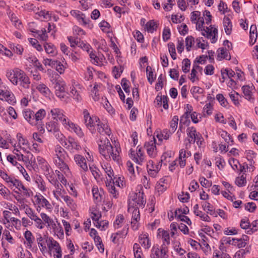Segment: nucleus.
<instances>
[{
    "mask_svg": "<svg viewBox=\"0 0 258 258\" xmlns=\"http://www.w3.org/2000/svg\"><path fill=\"white\" fill-rule=\"evenodd\" d=\"M84 120L86 127L91 132L94 130V126L96 123L99 121V118L96 116L91 117L89 113L86 109L84 110Z\"/></svg>",
    "mask_w": 258,
    "mask_h": 258,
    "instance_id": "1",
    "label": "nucleus"
},
{
    "mask_svg": "<svg viewBox=\"0 0 258 258\" xmlns=\"http://www.w3.org/2000/svg\"><path fill=\"white\" fill-rule=\"evenodd\" d=\"M98 146L100 153L102 154L105 159H107L106 157L105 151H107V153L108 152H111L112 147L109 139L106 137H102L100 139L98 142Z\"/></svg>",
    "mask_w": 258,
    "mask_h": 258,
    "instance_id": "2",
    "label": "nucleus"
},
{
    "mask_svg": "<svg viewBox=\"0 0 258 258\" xmlns=\"http://www.w3.org/2000/svg\"><path fill=\"white\" fill-rule=\"evenodd\" d=\"M63 110L59 108H53L51 109L50 113L53 119L60 121L63 125H66L69 123V119L63 114Z\"/></svg>",
    "mask_w": 258,
    "mask_h": 258,
    "instance_id": "3",
    "label": "nucleus"
},
{
    "mask_svg": "<svg viewBox=\"0 0 258 258\" xmlns=\"http://www.w3.org/2000/svg\"><path fill=\"white\" fill-rule=\"evenodd\" d=\"M23 71L19 68L9 70L7 71L6 76L8 79L15 85L18 84L19 78L21 76Z\"/></svg>",
    "mask_w": 258,
    "mask_h": 258,
    "instance_id": "4",
    "label": "nucleus"
},
{
    "mask_svg": "<svg viewBox=\"0 0 258 258\" xmlns=\"http://www.w3.org/2000/svg\"><path fill=\"white\" fill-rule=\"evenodd\" d=\"M186 133L188 138L186 139L188 143L185 144V149H188L190 147L191 144H194L196 141L197 137L200 134L197 132L196 128L194 126L188 127L186 130Z\"/></svg>",
    "mask_w": 258,
    "mask_h": 258,
    "instance_id": "5",
    "label": "nucleus"
},
{
    "mask_svg": "<svg viewBox=\"0 0 258 258\" xmlns=\"http://www.w3.org/2000/svg\"><path fill=\"white\" fill-rule=\"evenodd\" d=\"M0 99L5 100L9 104L13 105L16 103V100L14 95L7 90H0Z\"/></svg>",
    "mask_w": 258,
    "mask_h": 258,
    "instance_id": "6",
    "label": "nucleus"
},
{
    "mask_svg": "<svg viewBox=\"0 0 258 258\" xmlns=\"http://www.w3.org/2000/svg\"><path fill=\"white\" fill-rule=\"evenodd\" d=\"M132 213V219L131 221V226L133 229L137 230L138 229V221L140 219V214L138 208H134Z\"/></svg>",
    "mask_w": 258,
    "mask_h": 258,
    "instance_id": "7",
    "label": "nucleus"
},
{
    "mask_svg": "<svg viewBox=\"0 0 258 258\" xmlns=\"http://www.w3.org/2000/svg\"><path fill=\"white\" fill-rule=\"evenodd\" d=\"M74 159L76 164L79 166L83 171L88 170L86 160L83 156L77 154L74 156Z\"/></svg>",
    "mask_w": 258,
    "mask_h": 258,
    "instance_id": "8",
    "label": "nucleus"
},
{
    "mask_svg": "<svg viewBox=\"0 0 258 258\" xmlns=\"http://www.w3.org/2000/svg\"><path fill=\"white\" fill-rule=\"evenodd\" d=\"M25 119L31 125H36V120L34 119V111L30 109H25L23 111Z\"/></svg>",
    "mask_w": 258,
    "mask_h": 258,
    "instance_id": "9",
    "label": "nucleus"
},
{
    "mask_svg": "<svg viewBox=\"0 0 258 258\" xmlns=\"http://www.w3.org/2000/svg\"><path fill=\"white\" fill-rule=\"evenodd\" d=\"M53 83L54 84V88L55 89V95L59 94L61 92L66 91V84L64 81L58 80L55 81V82Z\"/></svg>",
    "mask_w": 258,
    "mask_h": 258,
    "instance_id": "10",
    "label": "nucleus"
},
{
    "mask_svg": "<svg viewBox=\"0 0 258 258\" xmlns=\"http://www.w3.org/2000/svg\"><path fill=\"white\" fill-rule=\"evenodd\" d=\"M19 82H20V85L23 88L25 89H28L29 88L30 81L29 77L24 71L22 73L21 76L19 78Z\"/></svg>",
    "mask_w": 258,
    "mask_h": 258,
    "instance_id": "11",
    "label": "nucleus"
},
{
    "mask_svg": "<svg viewBox=\"0 0 258 258\" xmlns=\"http://www.w3.org/2000/svg\"><path fill=\"white\" fill-rule=\"evenodd\" d=\"M249 34L250 40L249 43L250 45H252L256 42L257 37V28L256 25H252L250 26Z\"/></svg>",
    "mask_w": 258,
    "mask_h": 258,
    "instance_id": "12",
    "label": "nucleus"
},
{
    "mask_svg": "<svg viewBox=\"0 0 258 258\" xmlns=\"http://www.w3.org/2000/svg\"><path fill=\"white\" fill-rule=\"evenodd\" d=\"M139 242L145 248L148 249L151 246V243L148 234L146 233L140 235L139 237Z\"/></svg>",
    "mask_w": 258,
    "mask_h": 258,
    "instance_id": "13",
    "label": "nucleus"
},
{
    "mask_svg": "<svg viewBox=\"0 0 258 258\" xmlns=\"http://www.w3.org/2000/svg\"><path fill=\"white\" fill-rule=\"evenodd\" d=\"M218 55L217 57L218 58H220L219 60H221L222 59H226L227 60H230L231 59V56L228 53V50L227 49L224 48H219L218 50Z\"/></svg>",
    "mask_w": 258,
    "mask_h": 258,
    "instance_id": "14",
    "label": "nucleus"
},
{
    "mask_svg": "<svg viewBox=\"0 0 258 258\" xmlns=\"http://www.w3.org/2000/svg\"><path fill=\"white\" fill-rule=\"evenodd\" d=\"M134 200L135 201L136 203L140 207H144L146 204V200L144 199V193L143 192L139 191L138 193H136L135 194V197Z\"/></svg>",
    "mask_w": 258,
    "mask_h": 258,
    "instance_id": "15",
    "label": "nucleus"
},
{
    "mask_svg": "<svg viewBox=\"0 0 258 258\" xmlns=\"http://www.w3.org/2000/svg\"><path fill=\"white\" fill-rule=\"evenodd\" d=\"M226 243L232 244L238 248L244 247L246 244L245 242L241 240V238H232V240L227 241Z\"/></svg>",
    "mask_w": 258,
    "mask_h": 258,
    "instance_id": "16",
    "label": "nucleus"
},
{
    "mask_svg": "<svg viewBox=\"0 0 258 258\" xmlns=\"http://www.w3.org/2000/svg\"><path fill=\"white\" fill-rule=\"evenodd\" d=\"M232 23L228 17H224L223 19V27L225 32L227 35H230L232 31Z\"/></svg>",
    "mask_w": 258,
    "mask_h": 258,
    "instance_id": "17",
    "label": "nucleus"
},
{
    "mask_svg": "<svg viewBox=\"0 0 258 258\" xmlns=\"http://www.w3.org/2000/svg\"><path fill=\"white\" fill-rule=\"evenodd\" d=\"M45 115L46 112L43 109H39L36 113L34 112V119L36 120V125L37 124L38 122H41Z\"/></svg>",
    "mask_w": 258,
    "mask_h": 258,
    "instance_id": "18",
    "label": "nucleus"
},
{
    "mask_svg": "<svg viewBox=\"0 0 258 258\" xmlns=\"http://www.w3.org/2000/svg\"><path fill=\"white\" fill-rule=\"evenodd\" d=\"M24 237L27 242V246L31 248L34 240V237L33 236L32 232L27 230L24 233Z\"/></svg>",
    "mask_w": 258,
    "mask_h": 258,
    "instance_id": "19",
    "label": "nucleus"
},
{
    "mask_svg": "<svg viewBox=\"0 0 258 258\" xmlns=\"http://www.w3.org/2000/svg\"><path fill=\"white\" fill-rule=\"evenodd\" d=\"M55 151L57 158V160H64L67 153L62 147L60 146H57L55 147Z\"/></svg>",
    "mask_w": 258,
    "mask_h": 258,
    "instance_id": "20",
    "label": "nucleus"
},
{
    "mask_svg": "<svg viewBox=\"0 0 258 258\" xmlns=\"http://www.w3.org/2000/svg\"><path fill=\"white\" fill-rule=\"evenodd\" d=\"M66 126H69L70 128L73 130L79 137H82L84 136V134L81 128L74 123L70 122V121H69V123L67 124Z\"/></svg>",
    "mask_w": 258,
    "mask_h": 258,
    "instance_id": "21",
    "label": "nucleus"
},
{
    "mask_svg": "<svg viewBox=\"0 0 258 258\" xmlns=\"http://www.w3.org/2000/svg\"><path fill=\"white\" fill-rule=\"evenodd\" d=\"M92 192L95 202L97 203L100 202L102 198L101 192H103V190H101V191H99L97 187H93L92 189Z\"/></svg>",
    "mask_w": 258,
    "mask_h": 258,
    "instance_id": "22",
    "label": "nucleus"
},
{
    "mask_svg": "<svg viewBox=\"0 0 258 258\" xmlns=\"http://www.w3.org/2000/svg\"><path fill=\"white\" fill-rule=\"evenodd\" d=\"M36 89L44 96L47 97L50 94V90L44 84H40L36 87Z\"/></svg>",
    "mask_w": 258,
    "mask_h": 258,
    "instance_id": "23",
    "label": "nucleus"
},
{
    "mask_svg": "<svg viewBox=\"0 0 258 258\" xmlns=\"http://www.w3.org/2000/svg\"><path fill=\"white\" fill-rule=\"evenodd\" d=\"M55 164L59 169L64 173L69 171V168L68 165L64 162V160L55 159Z\"/></svg>",
    "mask_w": 258,
    "mask_h": 258,
    "instance_id": "24",
    "label": "nucleus"
},
{
    "mask_svg": "<svg viewBox=\"0 0 258 258\" xmlns=\"http://www.w3.org/2000/svg\"><path fill=\"white\" fill-rule=\"evenodd\" d=\"M46 242L47 243L48 247L50 250L60 247L59 243L56 241L54 240L52 237H47Z\"/></svg>",
    "mask_w": 258,
    "mask_h": 258,
    "instance_id": "25",
    "label": "nucleus"
},
{
    "mask_svg": "<svg viewBox=\"0 0 258 258\" xmlns=\"http://www.w3.org/2000/svg\"><path fill=\"white\" fill-rule=\"evenodd\" d=\"M46 128L48 132L55 133L59 130L57 123L55 121H50L46 123Z\"/></svg>",
    "mask_w": 258,
    "mask_h": 258,
    "instance_id": "26",
    "label": "nucleus"
},
{
    "mask_svg": "<svg viewBox=\"0 0 258 258\" xmlns=\"http://www.w3.org/2000/svg\"><path fill=\"white\" fill-rule=\"evenodd\" d=\"M44 47L46 52L48 54L54 55L56 53L55 47L54 45L51 43H45L44 44Z\"/></svg>",
    "mask_w": 258,
    "mask_h": 258,
    "instance_id": "27",
    "label": "nucleus"
},
{
    "mask_svg": "<svg viewBox=\"0 0 258 258\" xmlns=\"http://www.w3.org/2000/svg\"><path fill=\"white\" fill-rule=\"evenodd\" d=\"M156 140L155 138H154V142L152 143V141L151 142L152 143L151 145H149L147 147V151L148 154L151 157H154L156 156V153L155 152V150L156 149V145L155 144Z\"/></svg>",
    "mask_w": 258,
    "mask_h": 258,
    "instance_id": "28",
    "label": "nucleus"
},
{
    "mask_svg": "<svg viewBox=\"0 0 258 258\" xmlns=\"http://www.w3.org/2000/svg\"><path fill=\"white\" fill-rule=\"evenodd\" d=\"M9 186L10 187H11L12 186H15L19 191H21V187L24 188V185L22 182L20 180L16 179L15 177L14 178Z\"/></svg>",
    "mask_w": 258,
    "mask_h": 258,
    "instance_id": "29",
    "label": "nucleus"
},
{
    "mask_svg": "<svg viewBox=\"0 0 258 258\" xmlns=\"http://www.w3.org/2000/svg\"><path fill=\"white\" fill-rule=\"evenodd\" d=\"M69 94L68 92H61L59 94L56 95V96L59 98V99L64 103L67 104L70 100L69 97Z\"/></svg>",
    "mask_w": 258,
    "mask_h": 258,
    "instance_id": "30",
    "label": "nucleus"
},
{
    "mask_svg": "<svg viewBox=\"0 0 258 258\" xmlns=\"http://www.w3.org/2000/svg\"><path fill=\"white\" fill-rule=\"evenodd\" d=\"M27 155L24 157L25 161L28 162L32 166L36 164V160L33 154L29 151H26Z\"/></svg>",
    "mask_w": 258,
    "mask_h": 258,
    "instance_id": "31",
    "label": "nucleus"
},
{
    "mask_svg": "<svg viewBox=\"0 0 258 258\" xmlns=\"http://www.w3.org/2000/svg\"><path fill=\"white\" fill-rule=\"evenodd\" d=\"M202 207L203 209L207 211V213L210 214L211 215L215 214V209L213 206L209 202H205L202 204Z\"/></svg>",
    "mask_w": 258,
    "mask_h": 258,
    "instance_id": "32",
    "label": "nucleus"
},
{
    "mask_svg": "<svg viewBox=\"0 0 258 258\" xmlns=\"http://www.w3.org/2000/svg\"><path fill=\"white\" fill-rule=\"evenodd\" d=\"M190 92L193 95L194 97L197 100H199V96H197L196 94H202L204 92V90L199 87L194 86L191 88Z\"/></svg>",
    "mask_w": 258,
    "mask_h": 258,
    "instance_id": "33",
    "label": "nucleus"
},
{
    "mask_svg": "<svg viewBox=\"0 0 258 258\" xmlns=\"http://www.w3.org/2000/svg\"><path fill=\"white\" fill-rule=\"evenodd\" d=\"M243 93L245 97V98L250 100L252 98V92L250 90V87L248 85L243 86L242 87Z\"/></svg>",
    "mask_w": 258,
    "mask_h": 258,
    "instance_id": "34",
    "label": "nucleus"
},
{
    "mask_svg": "<svg viewBox=\"0 0 258 258\" xmlns=\"http://www.w3.org/2000/svg\"><path fill=\"white\" fill-rule=\"evenodd\" d=\"M168 50L170 53L171 57L173 60L176 59V53L175 45L173 42H169L168 44Z\"/></svg>",
    "mask_w": 258,
    "mask_h": 258,
    "instance_id": "35",
    "label": "nucleus"
},
{
    "mask_svg": "<svg viewBox=\"0 0 258 258\" xmlns=\"http://www.w3.org/2000/svg\"><path fill=\"white\" fill-rule=\"evenodd\" d=\"M133 250L134 252V255L135 258H142L141 255L142 254L141 248L140 245L138 243H135L133 246Z\"/></svg>",
    "mask_w": 258,
    "mask_h": 258,
    "instance_id": "36",
    "label": "nucleus"
},
{
    "mask_svg": "<svg viewBox=\"0 0 258 258\" xmlns=\"http://www.w3.org/2000/svg\"><path fill=\"white\" fill-rule=\"evenodd\" d=\"M93 216H92V219L94 221V225L97 228L101 227V222H99V219L101 216L100 213L96 214L94 212L92 213Z\"/></svg>",
    "mask_w": 258,
    "mask_h": 258,
    "instance_id": "37",
    "label": "nucleus"
},
{
    "mask_svg": "<svg viewBox=\"0 0 258 258\" xmlns=\"http://www.w3.org/2000/svg\"><path fill=\"white\" fill-rule=\"evenodd\" d=\"M10 47L15 53L20 55L22 54L23 48L21 45L13 43L10 44Z\"/></svg>",
    "mask_w": 258,
    "mask_h": 258,
    "instance_id": "38",
    "label": "nucleus"
},
{
    "mask_svg": "<svg viewBox=\"0 0 258 258\" xmlns=\"http://www.w3.org/2000/svg\"><path fill=\"white\" fill-rule=\"evenodd\" d=\"M221 136L223 138L226 142L231 145L233 143V140L231 136L225 131H222L221 134Z\"/></svg>",
    "mask_w": 258,
    "mask_h": 258,
    "instance_id": "39",
    "label": "nucleus"
},
{
    "mask_svg": "<svg viewBox=\"0 0 258 258\" xmlns=\"http://www.w3.org/2000/svg\"><path fill=\"white\" fill-rule=\"evenodd\" d=\"M182 70L184 73H187L189 71V68L190 66V60L188 58H185L182 62Z\"/></svg>",
    "mask_w": 258,
    "mask_h": 258,
    "instance_id": "40",
    "label": "nucleus"
},
{
    "mask_svg": "<svg viewBox=\"0 0 258 258\" xmlns=\"http://www.w3.org/2000/svg\"><path fill=\"white\" fill-rule=\"evenodd\" d=\"M246 183V180L245 175L243 174L240 177H236L235 180V183L237 186L239 187L244 186Z\"/></svg>",
    "mask_w": 258,
    "mask_h": 258,
    "instance_id": "41",
    "label": "nucleus"
},
{
    "mask_svg": "<svg viewBox=\"0 0 258 258\" xmlns=\"http://www.w3.org/2000/svg\"><path fill=\"white\" fill-rule=\"evenodd\" d=\"M156 24L153 21H150L146 24V29L149 32L153 33L154 31L156 30Z\"/></svg>",
    "mask_w": 258,
    "mask_h": 258,
    "instance_id": "42",
    "label": "nucleus"
},
{
    "mask_svg": "<svg viewBox=\"0 0 258 258\" xmlns=\"http://www.w3.org/2000/svg\"><path fill=\"white\" fill-rule=\"evenodd\" d=\"M194 38L191 36H188L185 39V45H186V49L187 51L190 50V48L191 47L194 42Z\"/></svg>",
    "mask_w": 258,
    "mask_h": 258,
    "instance_id": "43",
    "label": "nucleus"
},
{
    "mask_svg": "<svg viewBox=\"0 0 258 258\" xmlns=\"http://www.w3.org/2000/svg\"><path fill=\"white\" fill-rule=\"evenodd\" d=\"M61 198L67 203V205L71 208H75V205L73 200L68 196H61Z\"/></svg>",
    "mask_w": 258,
    "mask_h": 258,
    "instance_id": "44",
    "label": "nucleus"
},
{
    "mask_svg": "<svg viewBox=\"0 0 258 258\" xmlns=\"http://www.w3.org/2000/svg\"><path fill=\"white\" fill-rule=\"evenodd\" d=\"M110 155L111 156L112 159L114 161L118 162L119 160V154L113 151V147H112V151L111 152H108L107 154H106V159L110 158Z\"/></svg>",
    "mask_w": 258,
    "mask_h": 258,
    "instance_id": "45",
    "label": "nucleus"
},
{
    "mask_svg": "<svg viewBox=\"0 0 258 258\" xmlns=\"http://www.w3.org/2000/svg\"><path fill=\"white\" fill-rule=\"evenodd\" d=\"M251 227H249V229L247 230V234H251L258 229V220H255L250 224Z\"/></svg>",
    "mask_w": 258,
    "mask_h": 258,
    "instance_id": "46",
    "label": "nucleus"
},
{
    "mask_svg": "<svg viewBox=\"0 0 258 258\" xmlns=\"http://www.w3.org/2000/svg\"><path fill=\"white\" fill-rule=\"evenodd\" d=\"M216 99L219 102L221 105L223 107H226L228 104V102L225 99V98L224 97L223 94H218L216 96Z\"/></svg>",
    "mask_w": 258,
    "mask_h": 258,
    "instance_id": "47",
    "label": "nucleus"
},
{
    "mask_svg": "<svg viewBox=\"0 0 258 258\" xmlns=\"http://www.w3.org/2000/svg\"><path fill=\"white\" fill-rule=\"evenodd\" d=\"M162 238L163 239V243H166L167 245L170 243V236L169 233L167 231L162 230L161 231Z\"/></svg>",
    "mask_w": 258,
    "mask_h": 258,
    "instance_id": "48",
    "label": "nucleus"
},
{
    "mask_svg": "<svg viewBox=\"0 0 258 258\" xmlns=\"http://www.w3.org/2000/svg\"><path fill=\"white\" fill-rule=\"evenodd\" d=\"M170 30L168 27L164 28L163 33H162V37L164 41L166 42L168 41L170 38Z\"/></svg>",
    "mask_w": 258,
    "mask_h": 258,
    "instance_id": "49",
    "label": "nucleus"
},
{
    "mask_svg": "<svg viewBox=\"0 0 258 258\" xmlns=\"http://www.w3.org/2000/svg\"><path fill=\"white\" fill-rule=\"evenodd\" d=\"M8 15L9 16L11 21L15 24L16 27H19V25H21V22L20 21V20L14 13H11L10 14Z\"/></svg>",
    "mask_w": 258,
    "mask_h": 258,
    "instance_id": "50",
    "label": "nucleus"
},
{
    "mask_svg": "<svg viewBox=\"0 0 258 258\" xmlns=\"http://www.w3.org/2000/svg\"><path fill=\"white\" fill-rule=\"evenodd\" d=\"M178 117L177 116H174L170 122V127L172 128V133H174L177 127Z\"/></svg>",
    "mask_w": 258,
    "mask_h": 258,
    "instance_id": "51",
    "label": "nucleus"
},
{
    "mask_svg": "<svg viewBox=\"0 0 258 258\" xmlns=\"http://www.w3.org/2000/svg\"><path fill=\"white\" fill-rule=\"evenodd\" d=\"M210 27L211 28L208 27H206V29L203 28V32L202 33V35L204 36H206L207 38H211L212 36V29L213 27L212 25H210Z\"/></svg>",
    "mask_w": 258,
    "mask_h": 258,
    "instance_id": "52",
    "label": "nucleus"
},
{
    "mask_svg": "<svg viewBox=\"0 0 258 258\" xmlns=\"http://www.w3.org/2000/svg\"><path fill=\"white\" fill-rule=\"evenodd\" d=\"M30 43L39 51L43 50L42 46L38 43V41L36 39L30 38L29 39Z\"/></svg>",
    "mask_w": 258,
    "mask_h": 258,
    "instance_id": "53",
    "label": "nucleus"
},
{
    "mask_svg": "<svg viewBox=\"0 0 258 258\" xmlns=\"http://www.w3.org/2000/svg\"><path fill=\"white\" fill-rule=\"evenodd\" d=\"M159 245H154L152 249V253L151 254V258H159Z\"/></svg>",
    "mask_w": 258,
    "mask_h": 258,
    "instance_id": "54",
    "label": "nucleus"
},
{
    "mask_svg": "<svg viewBox=\"0 0 258 258\" xmlns=\"http://www.w3.org/2000/svg\"><path fill=\"white\" fill-rule=\"evenodd\" d=\"M240 226L242 229H249V227H251L248 219L246 218L242 219L241 220Z\"/></svg>",
    "mask_w": 258,
    "mask_h": 258,
    "instance_id": "55",
    "label": "nucleus"
},
{
    "mask_svg": "<svg viewBox=\"0 0 258 258\" xmlns=\"http://www.w3.org/2000/svg\"><path fill=\"white\" fill-rule=\"evenodd\" d=\"M189 114H190L187 113V112H185L180 117V122L183 123V124L188 125L190 123V120L189 119Z\"/></svg>",
    "mask_w": 258,
    "mask_h": 258,
    "instance_id": "56",
    "label": "nucleus"
},
{
    "mask_svg": "<svg viewBox=\"0 0 258 258\" xmlns=\"http://www.w3.org/2000/svg\"><path fill=\"white\" fill-rule=\"evenodd\" d=\"M256 208V205L253 202H249L245 205V209L249 212H253L255 210Z\"/></svg>",
    "mask_w": 258,
    "mask_h": 258,
    "instance_id": "57",
    "label": "nucleus"
},
{
    "mask_svg": "<svg viewBox=\"0 0 258 258\" xmlns=\"http://www.w3.org/2000/svg\"><path fill=\"white\" fill-rule=\"evenodd\" d=\"M71 14L76 17L79 22L81 21L82 18H83L84 16L83 14L80 13V12L77 10H72Z\"/></svg>",
    "mask_w": 258,
    "mask_h": 258,
    "instance_id": "58",
    "label": "nucleus"
},
{
    "mask_svg": "<svg viewBox=\"0 0 258 258\" xmlns=\"http://www.w3.org/2000/svg\"><path fill=\"white\" fill-rule=\"evenodd\" d=\"M238 95H239L238 93L237 92H234V93H232V92H231L229 94V96H230V99L233 101V103L236 106H238L239 104V102L238 101Z\"/></svg>",
    "mask_w": 258,
    "mask_h": 258,
    "instance_id": "59",
    "label": "nucleus"
},
{
    "mask_svg": "<svg viewBox=\"0 0 258 258\" xmlns=\"http://www.w3.org/2000/svg\"><path fill=\"white\" fill-rule=\"evenodd\" d=\"M199 181L202 186L205 187H208L212 186V182L209 181L204 177H202L199 179Z\"/></svg>",
    "mask_w": 258,
    "mask_h": 258,
    "instance_id": "60",
    "label": "nucleus"
},
{
    "mask_svg": "<svg viewBox=\"0 0 258 258\" xmlns=\"http://www.w3.org/2000/svg\"><path fill=\"white\" fill-rule=\"evenodd\" d=\"M216 164L218 168L221 170L224 168V165L223 163H225L224 160L222 158V157L219 156L218 157H216Z\"/></svg>",
    "mask_w": 258,
    "mask_h": 258,
    "instance_id": "61",
    "label": "nucleus"
},
{
    "mask_svg": "<svg viewBox=\"0 0 258 258\" xmlns=\"http://www.w3.org/2000/svg\"><path fill=\"white\" fill-rule=\"evenodd\" d=\"M90 170L96 179L100 177V174H99V170L96 166L93 165L90 166Z\"/></svg>",
    "mask_w": 258,
    "mask_h": 258,
    "instance_id": "62",
    "label": "nucleus"
},
{
    "mask_svg": "<svg viewBox=\"0 0 258 258\" xmlns=\"http://www.w3.org/2000/svg\"><path fill=\"white\" fill-rule=\"evenodd\" d=\"M128 81L125 78H123L121 80V85L125 92L127 94L130 93V87L127 84Z\"/></svg>",
    "mask_w": 258,
    "mask_h": 258,
    "instance_id": "63",
    "label": "nucleus"
},
{
    "mask_svg": "<svg viewBox=\"0 0 258 258\" xmlns=\"http://www.w3.org/2000/svg\"><path fill=\"white\" fill-rule=\"evenodd\" d=\"M68 39L70 43L71 46L75 47L76 46H78L80 39L78 37L74 38L72 36H69L68 37Z\"/></svg>",
    "mask_w": 258,
    "mask_h": 258,
    "instance_id": "64",
    "label": "nucleus"
}]
</instances>
